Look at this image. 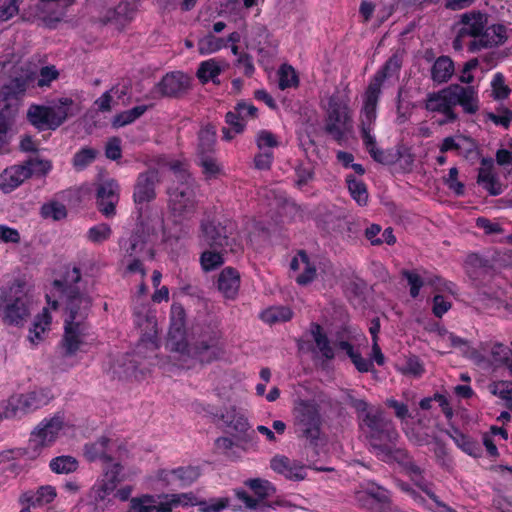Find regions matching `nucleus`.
Instances as JSON below:
<instances>
[{"label":"nucleus","instance_id":"obj_1","mask_svg":"<svg viewBox=\"0 0 512 512\" xmlns=\"http://www.w3.org/2000/svg\"><path fill=\"white\" fill-rule=\"evenodd\" d=\"M58 300L47 302L53 309L63 308V335L59 345L65 357L77 354L88 334V315L92 307V298L88 293L87 284L82 279L78 267L67 270L60 279L53 281Z\"/></svg>","mask_w":512,"mask_h":512},{"label":"nucleus","instance_id":"obj_2","mask_svg":"<svg viewBox=\"0 0 512 512\" xmlns=\"http://www.w3.org/2000/svg\"><path fill=\"white\" fill-rule=\"evenodd\" d=\"M172 350L187 354L200 364H211L219 360L225 353L223 332L217 321H209L200 326L192 343L176 341Z\"/></svg>","mask_w":512,"mask_h":512},{"label":"nucleus","instance_id":"obj_3","mask_svg":"<svg viewBox=\"0 0 512 512\" xmlns=\"http://www.w3.org/2000/svg\"><path fill=\"white\" fill-rule=\"evenodd\" d=\"M359 426L374 455H376V451L380 452L389 444L398 442L399 433L394 422L381 409L367 412L361 417Z\"/></svg>","mask_w":512,"mask_h":512},{"label":"nucleus","instance_id":"obj_4","mask_svg":"<svg viewBox=\"0 0 512 512\" xmlns=\"http://www.w3.org/2000/svg\"><path fill=\"white\" fill-rule=\"evenodd\" d=\"M30 297L25 284L14 282L2 290L0 295V315L7 325L23 326L30 316Z\"/></svg>","mask_w":512,"mask_h":512},{"label":"nucleus","instance_id":"obj_5","mask_svg":"<svg viewBox=\"0 0 512 512\" xmlns=\"http://www.w3.org/2000/svg\"><path fill=\"white\" fill-rule=\"evenodd\" d=\"M352 127V117L348 101L333 94L328 98L324 131L340 146L347 140V133Z\"/></svg>","mask_w":512,"mask_h":512},{"label":"nucleus","instance_id":"obj_6","mask_svg":"<svg viewBox=\"0 0 512 512\" xmlns=\"http://www.w3.org/2000/svg\"><path fill=\"white\" fill-rule=\"evenodd\" d=\"M73 104L71 98L59 99V106L56 108L31 105L27 111V120L39 131L55 130L60 127L71 115L70 107Z\"/></svg>","mask_w":512,"mask_h":512},{"label":"nucleus","instance_id":"obj_7","mask_svg":"<svg viewBox=\"0 0 512 512\" xmlns=\"http://www.w3.org/2000/svg\"><path fill=\"white\" fill-rule=\"evenodd\" d=\"M321 425L318 404L312 400H299L294 407V426L297 435L314 444L320 437Z\"/></svg>","mask_w":512,"mask_h":512},{"label":"nucleus","instance_id":"obj_8","mask_svg":"<svg viewBox=\"0 0 512 512\" xmlns=\"http://www.w3.org/2000/svg\"><path fill=\"white\" fill-rule=\"evenodd\" d=\"M51 169L52 164L49 160L29 158L21 165H14L4 170L0 175V189L3 193H10L32 175H46Z\"/></svg>","mask_w":512,"mask_h":512},{"label":"nucleus","instance_id":"obj_9","mask_svg":"<svg viewBox=\"0 0 512 512\" xmlns=\"http://www.w3.org/2000/svg\"><path fill=\"white\" fill-rule=\"evenodd\" d=\"M54 398L49 388L38 387L26 393L14 394L6 402L7 416L15 418L32 413L47 404Z\"/></svg>","mask_w":512,"mask_h":512},{"label":"nucleus","instance_id":"obj_10","mask_svg":"<svg viewBox=\"0 0 512 512\" xmlns=\"http://www.w3.org/2000/svg\"><path fill=\"white\" fill-rule=\"evenodd\" d=\"M377 103L363 100L360 114V134L363 145L372 159L384 163V152L377 147L376 138L372 135L377 119Z\"/></svg>","mask_w":512,"mask_h":512},{"label":"nucleus","instance_id":"obj_11","mask_svg":"<svg viewBox=\"0 0 512 512\" xmlns=\"http://www.w3.org/2000/svg\"><path fill=\"white\" fill-rule=\"evenodd\" d=\"M158 182L159 172L157 169H148L138 174L132 196L138 219L143 218L144 206L156 199V185Z\"/></svg>","mask_w":512,"mask_h":512},{"label":"nucleus","instance_id":"obj_12","mask_svg":"<svg viewBox=\"0 0 512 512\" xmlns=\"http://www.w3.org/2000/svg\"><path fill=\"white\" fill-rule=\"evenodd\" d=\"M424 108L431 113L442 114L445 119L440 124L454 123L458 120V114L455 112L453 85L427 94Z\"/></svg>","mask_w":512,"mask_h":512},{"label":"nucleus","instance_id":"obj_13","mask_svg":"<svg viewBox=\"0 0 512 512\" xmlns=\"http://www.w3.org/2000/svg\"><path fill=\"white\" fill-rule=\"evenodd\" d=\"M192 78L182 71L166 73L154 86L152 93L161 98H181L191 89Z\"/></svg>","mask_w":512,"mask_h":512},{"label":"nucleus","instance_id":"obj_14","mask_svg":"<svg viewBox=\"0 0 512 512\" xmlns=\"http://www.w3.org/2000/svg\"><path fill=\"white\" fill-rule=\"evenodd\" d=\"M64 415L56 413L54 416L44 418L31 433L30 442L35 447H48L57 439L64 427Z\"/></svg>","mask_w":512,"mask_h":512},{"label":"nucleus","instance_id":"obj_15","mask_svg":"<svg viewBox=\"0 0 512 512\" xmlns=\"http://www.w3.org/2000/svg\"><path fill=\"white\" fill-rule=\"evenodd\" d=\"M400 69L401 60L396 55L391 56L371 78L370 83L365 90L363 100L378 104L382 93L383 83L387 78L397 74Z\"/></svg>","mask_w":512,"mask_h":512},{"label":"nucleus","instance_id":"obj_16","mask_svg":"<svg viewBox=\"0 0 512 512\" xmlns=\"http://www.w3.org/2000/svg\"><path fill=\"white\" fill-rule=\"evenodd\" d=\"M245 485L251 489L255 497L250 496L245 490H238L236 496L250 510H256L267 498L276 493L275 486L265 479H249L245 482Z\"/></svg>","mask_w":512,"mask_h":512},{"label":"nucleus","instance_id":"obj_17","mask_svg":"<svg viewBox=\"0 0 512 512\" xmlns=\"http://www.w3.org/2000/svg\"><path fill=\"white\" fill-rule=\"evenodd\" d=\"M200 230L201 239L210 248L225 250L232 245L228 227L219 221H203Z\"/></svg>","mask_w":512,"mask_h":512},{"label":"nucleus","instance_id":"obj_18","mask_svg":"<svg viewBox=\"0 0 512 512\" xmlns=\"http://www.w3.org/2000/svg\"><path fill=\"white\" fill-rule=\"evenodd\" d=\"M120 186L115 179H108L100 183L96 191V204L98 210L107 218L116 214V205L119 201Z\"/></svg>","mask_w":512,"mask_h":512},{"label":"nucleus","instance_id":"obj_19","mask_svg":"<svg viewBox=\"0 0 512 512\" xmlns=\"http://www.w3.org/2000/svg\"><path fill=\"white\" fill-rule=\"evenodd\" d=\"M168 195V205L174 216L186 217L194 213L196 209L195 194L188 186L169 189Z\"/></svg>","mask_w":512,"mask_h":512},{"label":"nucleus","instance_id":"obj_20","mask_svg":"<svg viewBox=\"0 0 512 512\" xmlns=\"http://www.w3.org/2000/svg\"><path fill=\"white\" fill-rule=\"evenodd\" d=\"M135 14L134 3L121 1L116 6L105 9L100 15V20L103 24H110L121 30L134 19Z\"/></svg>","mask_w":512,"mask_h":512},{"label":"nucleus","instance_id":"obj_21","mask_svg":"<svg viewBox=\"0 0 512 512\" xmlns=\"http://www.w3.org/2000/svg\"><path fill=\"white\" fill-rule=\"evenodd\" d=\"M154 234V228L144 218L138 219L130 238L124 246L126 255L135 257L140 255L146 247L149 237Z\"/></svg>","mask_w":512,"mask_h":512},{"label":"nucleus","instance_id":"obj_22","mask_svg":"<svg viewBox=\"0 0 512 512\" xmlns=\"http://www.w3.org/2000/svg\"><path fill=\"white\" fill-rule=\"evenodd\" d=\"M271 469L293 481H301L306 478L305 466L296 460L284 455H276L270 461Z\"/></svg>","mask_w":512,"mask_h":512},{"label":"nucleus","instance_id":"obj_23","mask_svg":"<svg viewBox=\"0 0 512 512\" xmlns=\"http://www.w3.org/2000/svg\"><path fill=\"white\" fill-rule=\"evenodd\" d=\"M453 85L454 106L459 105L465 114L474 115L478 112L480 103L475 87L460 84Z\"/></svg>","mask_w":512,"mask_h":512},{"label":"nucleus","instance_id":"obj_24","mask_svg":"<svg viewBox=\"0 0 512 512\" xmlns=\"http://www.w3.org/2000/svg\"><path fill=\"white\" fill-rule=\"evenodd\" d=\"M362 490L357 493V500L360 505L369 510H373V503L388 504L390 497L388 491L373 481H366L362 484Z\"/></svg>","mask_w":512,"mask_h":512},{"label":"nucleus","instance_id":"obj_25","mask_svg":"<svg viewBox=\"0 0 512 512\" xmlns=\"http://www.w3.org/2000/svg\"><path fill=\"white\" fill-rule=\"evenodd\" d=\"M240 284L239 272L230 266L221 270L216 281L218 291L227 300H235L237 298Z\"/></svg>","mask_w":512,"mask_h":512},{"label":"nucleus","instance_id":"obj_26","mask_svg":"<svg viewBox=\"0 0 512 512\" xmlns=\"http://www.w3.org/2000/svg\"><path fill=\"white\" fill-rule=\"evenodd\" d=\"M103 469V478L101 480V484L99 485V495L101 498H104L107 495H110L116 488L117 484L121 481V473L123 470V466L120 462L115 461L113 457L110 458L107 462L102 463Z\"/></svg>","mask_w":512,"mask_h":512},{"label":"nucleus","instance_id":"obj_27","mask_svg":"<svg viewBox=\"0 0 512 512\" xmlns=\"http://www.w3.org/2000/svg\"><path fill=\"white\" fill-rule=\"evenodd\" d=\"M461 23L463 24V27L460 28L462 34L474 38L486 36L484 33V29L487 24V18L485 14L479 11L464 13L461 16Z\"/></svg>","mask_w":512,"mask_h":512},{"label":"nucleus","instance_id":"obj_28","mask_svg":"<svg viewBox=\"0 0 512 512\" xmlns=\"http://www.w3.org/2000/svg\"><path fill=\"white\" fill-rule=\"evenodd\" d=\"M216 146L215 126L208 123L200 128L197 133L196 155L198 157L214 155Z\"/></svg>","mask_w":512,"mask_h":512},{"label":"nucleus","instance_id":"obj_29","mask_svg":"<svg viewBox=\"0 0 512 512\" xmlns=\"http://www.w3.org/2000/svg\"><path fill=\"white\" fill-rule=\"evenodd\" d=\"M310 334L315 342L316 347L320 351L322 358L326 361L334 360L336 357V352L334 347L331 345V341L323 327L317 322H312L310 324Z\"/></svg>","mask_w":512,"mask_h":512},{"label":"nucleus","instance_id":"obj_30","mask_svg":"<svg viewBox=\"0 0 512 512\" xmlns=\"http://www.w3.org/2000/svg\"><path fill=\"white\" fill-rule=\"evenodd\" d=\"M185 317L186 313L184 308L181 305L173 304L171 306L170 313V328H169V343L172 346V343H176V341H183L185 336Z\"/></svg>","mask_w":512,"mask_h":512},{"label":"nucleus","instance_id":"obj_31","mask_svg":"<svg viewBox=\"0 0 512 512\" xmlns=\"http://www.w3.org/2000/svg\"><path fill=\"white\" fill-rule=\"evenodd\" d=\"M454 71L453 60L446 55L439 56L431 67V80L438 85L447 83L454 75Z\"/></svg>","mask_w":512,"mask_h":512},{"label":"nucleus","instance_id":"obj_32","mask_svg":"<svg viewBox=\"0 0 512 512\" xmlns=\"http://www.w3.org/2000/svg\"><path fill=\"white\" fill-rule=\"evenodd\" d=\"M111 440L105 436L100 437L93 443L84 446V455L90 462L100 461L101 463L107 462L112 457L110 455L109 445Z\"/></svg>","mask_w":512,"mask_h":512},{"label":"nucleus","instance_id":"obj_33","mask_svg":"<svg viewBox=\"0 0 512 512\" xmlns=\"http://www.w3.org/2000/svg\"><path fill=\"white\" fill-rule=\"evenodd\" d=\"M136 324L141 330L140 343L145 347H149L153 350L158 348V331L157 323L154 317L145 316L143 319L139 318Z\"/></svg>","mask_w":512,"mask_h":512},{"label":"nucleus","instance_id":"obj_34","mask_svg":"<svg viewBox=\"0 0 512 512\" xmlns=\"http://www.w3.org/2000/svg\"><path fill=\"white\" fill-rule=\"evenodd\" d=\"M56 496V489L53 486L45 485L40 486L35 492L27 491L23 493L20 498V502L22 504H28L34 507L42 506L44 504L53 502Z\"/></svg>","mask_w":512,"mask_h":512},{"label":"nucleus","instance_id":"obj_35","mask_svg":"<svg viewBox=\"0 0 512 512\" xmlns=\"http://www.w3.org/2000/svg\"><path fill=\"white\" fill-rule=\"evenodd\" d=\"M375 456L383 462H396L402 467L412 458L406 449L397 447V442L389 444L380 452L376 451Z\"/></svg>","mask_w":512,"mask_h":512},{"label":"nucleus","instance_id":"obj_36","mask_svg":"<svg viewBox=\"0 0 512 512\" xmlns=\"http://www.w3.org/2000/svg\"><path fill=\"white\" fill-rule=\"evenodd\" d=\"M226 251L227 249L221 250L214 248L204 250L199 258L202 270L204 272H211L221 267L225 262L224 255Z\"/></svg>","mask_w":512,"mask_h":512},{"label":"nucleus","instance_id":"obj_37","mask_svg":"<svg viewBox=\"0 0 512 512\" xmlns=\"http://www.w3.org/2000/svg\"><path fill=\"white\" fill-rule=\"evenodd\" d=\"M26 89L27 81L23 78L16 77L2 86L0 90V97L5 102L19 100L25 94Z\"/></svg>","mask_w":512,"mask_h":512},{"label":"nucleus","instance_id":"obj_38","mask_svg":"<svg viewBox=\"0 0 512 512\" xmlns=\"http://www.w3.org/2000/svg\"><path fill=\"white\" fill-rule=\"evenodd\" d=\"M343 241L355 244L360 239L362 234V227L356 221H351L348 219H339L336 230Z\"/></svg>","mask_w":512,"mask_h":512},{"label":"nucleus","instance_id":"obj_39","mask_svg":"<svg viewBox=\"0 0 512 512\" xmlns=\"http://www.w3.org/2000/svg\"><path fill=\"white\" fill-rule=\"evenodd\" d=\"M51 321V315L47 309H44L43 314L37 317L33 327L29 329L28 340L33 347L43 340V334L49 328Z\"/></svg>","mask_w":512,"mask_h":512},{"label":"nucleus","instance_id":"obj_40","mask_svg":"<svg viewBox=\"0 0 512 512\" xmlns=\"http://www.w3.org/2000/svg\"><path fill=\"white\" fill-rule=\"evenodd\" d=\"M222 69L216 59L202 61L196 72V76L202 84L212 81L216 83V78L221 74Z\"/></svg>","mask_w":512,"mask_h":512},{"label":"nucleus","instance_id":"obj_41","mask_svg":"<svg viewBox=\"0 0 512 512\" xmlns=\"http://www.w3.org/2000/svg\"><path fill=\"white\" fill-rule=\"evenodd\" d=\"M477 183L491 195L498 196L502 193V186L496 175L490 168H480L477 176Z\"/></svg>","mask_w":512,"mask_h":512},{"label":"nucleus","instance_id":"obj_42","mask_svg":"<svg viewBox=\"0 0 512 512\" xmlns=\"http://www.w3.org/2000/svg\"><path fill=\"white\" fill-rule=\"evenodd\" d=\"M293 312L289 307L274 306L264 310L260 318L267 324L283 323L291 320Z\"/></svg>","mask_w":512,"mask_h":512},{"label":"nucleus","instance_id":"obj_43","mask_svg":"<svg viewBox=\"0 0 512 512\" xmlns=\"http://www.w3.org/2000/svg\"><path fill=\"white\" fill-rule=\"evenodd\" d=\"M346 183L351 197L357 202V204L360 206L367 205L368 191L366 184L352 174L346 176Z\"/></svg>","mask_w":512,"mask_h":512},{"label":"nucleus","instance_id":"obj_44","mask_svg":"<svg viewBox=\"0 0 512 512\" xmlns=\"http://www.w3.org/2000/svg\"><path fill=\"white\" fill-rule=\"evenodd\" d=\"M454 443L466 454L477 457L480 452V447L477 442L472 440L468 435L461 432L459 429L454 428L452 433L449 434Z\"/></svg>","mask_w":512,"mask_h":512},{"label":"nucleus","instance_id":"obj_45","mask_svg":"<svg viewBox=\"0 0 512 512\" xmlns=\"http://www.w3.org/2000/svg\"><path fill=\"white\" fill-rule=\"evenodd\" d=\"M299 255L302 259L303 271L295 278V281L298 285L306 286L315 280L317 267L315 263L311 262L305 250H299Z\"/></svg>","mask_w":512,"mask_h":512},{"label":"nucleus","instance_id":"obj_46","mask_svg":"<svg viewBox=\"0 0 512 512\" xmlns=\"http://www.w3.org/2000/svg\"><path fill=\"white\" fill-rule=\"evenodd\" d=\"M49 467L56 474H69L77 470L78 461L72 456L62 455L53 458Z\"/></svg>","mask_w":512,"mask_h":512},{"label":"nucleus","instance_id":"obj_47","mask_svg":"<svg viewBox=\"0 0 512 512\" xmlns=\"http://www.w3.org/2000/svg\"><path fill=\"white\" fill-rule=\"evenodd\" d=\"M198 164L202 168V173L207 181L218 178L223 174V168L218 163L214 155L198 157Z\"/></svg>","mask_w":512,"mask_h":512},{"label":"nucleus","instance_id":"obj_48","mask_svg":"<svg viewBox=\"0 0 512 512\" xmlns=\"http://www.w3.org/2000/svg\"><path fill=\"white\" fill-rule=\"evenodd\" d=\"M226 46L224 39L214 36L212 33L207 34L199 39L197 43L198 52L201 55H209L221 50Z\"/></svg>","mask_w":512,"mask_h":512},{"label":"nucleus","instance_id":"obj_49","mask_svg":"<svg viewBox=\"0 0 512 512\" xmlns=\"http://www.w3.org/2000/svg\"><path fill=\"white\" fill-rule=\"evenodd\" d=\"M97 154L96 149L83 147L74 154L72 165L77 171H82L95 161Z\"/></svg>","mask_w":512,"mask_h":512},{"label":"nucleus","instance_id":"obj_50","mask_svg":"<svg viewBox=\"0 0 512 512\" xmlns=\"http://www.w3.org/2000/svg\"><path fill=\"white\" fill-rule=\"evenodd\" d=\"M156 499L149 494H143L130 499L127 512H155Z\"/></svg>","mask_w":512,"mask_h":512},{"label":"nucleus","instance_id":"obj_51","mask_svg":"<svg viewBox=\"0 0 512 512\" xmlns=\"http://www.w3.org/2000/svg\"><path fill=\"white\" fill-rule=\"evenodd\" d=\"M148 109L147 105H138L131 109L121 112L115 116L114 126L123 127L129 125L140 118Z\"/></svg>","mask_w":512,"mask_h":512},{"label":"nucleus","instance_id":"obj_52","mask_svg":"<svg viewBox=\"0 0 512 512\" xmlns=\"http://www.w3.org/2000/svg\"><path fill=\"white\" fill-rule=\"evenodd\" d=\"M279 88L285 90L287 88H295L299 85V77L295 69L288 64L281 65L279 69Z\"/></svg>","mask_w":512,"mask_h":512},{"label":"nucleus","instance_id":"obj_53","mask_svg":"<svg viewBox=\"0 0 512 512\" xmlns=\"http://www.w3.org/2000/svg\"><path fill=\"white\" fill-rule=\"evenodd\" d=\"M171 473L173 478L179 481L181 487L191 485L199 477L198 469L192 466L178 467L172 470Z\"/></svg>","mask_w":512,"mask_h":512},{"label":"nucleus","instance_id":"obj_54","mask_svg":"<svg viewBox=\"0 0 512 512\" xmlns=\"http://www.w3.org/2000/svg\"><path fill=\"white\" fill-rule=\"evenodd\" d=\"M244 105H235L234 109L228 111L225 115V122L228 127L233 129L234 134H242L246 128V120L239 114V110Z\"/></svg>","mask_w":512,"mask_h":512},{"label":"nucleus","instance_id":"obj_55","mask_svg":"<svg viewBox=\"0 0 512 512\" xmlns=\"http://www.w3.org/2000/svg\"><path fill=\"white\" fill-rule=\"evenodd\" d=\"M112 229L106 223H100L89 228L87 238L95 244L103 243L111 237Z\"/></svg>","mask_w":512,"mask_h":512},{"label":"nucleus","instance_id":"obj_56","mask_svg":"<svg viewBox=\"0 0 512 512\" xmlns=\"http://www.w3.org/2000/svg\"><path fill=\"white\" fill-rule=\"evenodd\" d=\"M255 143L257 148L260 151L269 150L271 148H276L280 145V142L277 138V136L272 133L269 130H260L256 137H255Z\"/></svg>","mask_w":512,"mask_h":512},{"label":"nucleus","instance_id":"obj_57","mask_svg":"<svg viewBox=\"0 0 512 512\" xmlns=\"http://www.w3.org/2000/svg\"><path fill=\"white\" fill-rule=\"evenodd\" d=\"M41 215L44 218H52L53 220L59 221L67 216L66 207L59 202H51L44 204L41 207Z\"/></svg>","mask_w":512,"mask_h":512},{"label":"nucleus","instance_id":"obj_58","mask_svg":"<svg viewBox=\"0 0 512 512\" xmlns=\"http://www.w3.org/2000/svg\"><path fill=\"white\" fill-rule=\"evenodd\" d=\"M402 277H404L409 285V293L412 298H417L419 296L421 288L424 286V281L422 277L412 270H402Z\"/></svg>","mask_w":512,"mask_h":512},{"label":"nucleus","instance_id":"obj_59","mask_svg":"<svg viewBox=\"0 0 512 512\" xmlns=\"http://www.w3.org/2000/svg\"><path fill=\"white\" fill-rule=\"evenodd\" d=\"M434 454L439 466L445 468L446 470H450L454 467L453 458L444 443L436 442Z\"/></svg>","mask_w":512,"mask_h":512},{"label":"nucleus","instance_id":"obj_60","mask_svg":"<svg viewBox=\"0 0 512 512\" xmlns=\"http://www.w3.org/2000/svg\"><path fill=\"white\" fill-rule=\"evenodd\" d=\"M425 372L424 365L419 357L413 355L407 358L402 373L414 377H421Z\"/></svg>","mask_w":512,"mask_h":512},{"label":"nucleus","instance_id":"obj_61","mask_svg":"<svg viewBox=\"0 0 512 512\" xmlns=\"http://www.w3.org/2000/svg\"><path fill=\"white\" fill-rule=\"evenodd\" d=\"M493 88L494 98L497 100H503L508 98L510 95V88L505 85L504 76L501 73H496L491 82Z\"/></svg>","mask_w":512,"mask_h":512},{"label":"nucleus","instance_id":"obj_62","mask_svg":"<svg viewBox=\"0 0 512 512\" xmlns=\"http://www.w3.org/2000/svg\"><path fill=\"white\" fill-rule=\"evenodd\" d=\"M512 355V350L501 343L493 344L491 348V356L492 360L496 364H504L506 365L507 361H509L510 356Z\"/></svg>","mask_w":512,"mask_h":512},{"label":"nucleus","instance_id":"obj_63","mask_svg":"<svg viewBox=\"0 0 512 512\" xmlns=\"http://www.w3.org/2000/svg\"><path fill=\"white\" fill-rule=\"evenodd\" d=\"M452 307L451 301H449L444 295L436 294L432 299V313L437 318H442Z\"/></svg>","mask_w":512,"mask_h":512},{"label":"nucleus","instance_id":"obj_64","mask_svg":"<svg viewBox=\"0 0 512 512\" xmlns=\"http://www.w3.org/2000/svg\"><path fill=\"white\" fill-rule=\"evenodd\" d=\"M274 161V152L272 150L260 151L254 156V166L261 171H268Z\"/></svg>","mask_w":512,"mask_h":512}]
</instances>
